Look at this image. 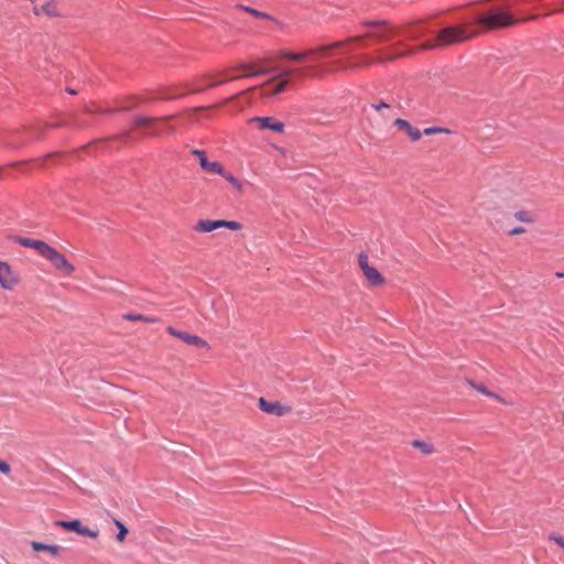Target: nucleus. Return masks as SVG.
<instances>
[{"instance_id": "obj_7", "label": "nucleus", "mask_w": 564, "mask_h": 564, "mask_svg": "<svg viewBox=\"0 0 564 564\" xmlns=\"http://www.w3.org/2000/svg\"><path fill=\"white\" fill-rule=\"evenodd\" d=\"M54 524L56 527L63 528L65 530L74 531L80 535H87L90 538H97L98 533H99L97 530H91L87 527H84L82 524L80 520H78V519H74V520H69V521L57 520V521H55Z\"/></svg>"}, {"instance_id": "obj_29", "label": "nucleus", "mask_w": 564, "mask_h": 564, "mask_svg": "<svg viewBox=\"0 0 564 564\" xmlns=\"http://www.w3.org/2000/svg\"><path fill=\"white\" fill-rule=\"evenodd\" d=\"M449 133V130L445 129V128H440V127H430V128H426L422 131V134H425V135H432L434 133Z\"/></svg>"}, {"instance_id": "obj_3", "label": "nucleus", "mask_w": 564, "mask_h": 564, "mask_svg": "<svg viewBox=\"0 0 564 564\" xmlns=\"http://www.w3.org/2000/svg\"><path fill=\"white\" fill-rule=\"evenodd\" d=\"M301 69L296 68H286L282 70V73L272 79L268 80L262 87L260 95L262 97H273L278 96L284 91L285 87L289 84V77L295 73H300Z\"/></svg>"}, {"instance_id": "obj_23", "label": "nucleus", "mask_w": 564, "mask_h": 564, "mask_svg": "<svg viewBox=\"0 0 564 564\" xmlns=\"http://www.w3.org/2000/svg\"><path fill=\"white\" fill-rule=\"evenodd\" d=\"M468 383H469V386H471L474 389H476L480 393L500 400V397L498 394H496L495 392L488 390L484 383H476L473 380H468Z\"/></svg>"}, {"instance_id": "obj_18", "label": "nucleus", "mask_w": 564, "mask_h": 564, "mask_svg": "<svg viewBox=\"0 0 564 564\" xmlns=\"http://www.w3.org/2000/svg\"><path fill=\"white\" fill-rule=\"evenodd\" d=\"M395 57L397 56L392 55V56H389L387 58L379 57L378 59H372V58H369L366 55H362V58H364L362 63H356V64H349V65H344L341 63H338V64H339V68H341V69H355V68H358V67H361V66H370V65H372L376 62L383 63L386 61H393Z\"/></svg>"}, {"instance_id": "obj_13", "label": "nucleus", "mask_w": 564, "mask_h": 564, "mask_svg": "<svg viewBox=\"0 0 564 564\" xmlns=\"http://www.w3.org/2000/svg\"><path fill=\"white\" fill-rule=\"evenodd\" d=\"M251 122H258L259 128L262 130H271L276 133L284 132V123L275 120L272 117H253L250 119Z\"/></svg>"}, {"instance_id": "obj_41", "label": "nucleus", "mask_w": 564, "mask_h": 564, "mask_svg": "<svg viewBox=\"0 0 564 564\" xmlns=\"http://www.w3.org/2000/svg\"><path fill=\"white\" fill-rule=\"evenodd\" d=\"M174 131H175V127H173V126L169 127V132H171V133H172V132H174Z\"/></svg>"}, {"instance_id": "obj_20", "label": "nucleus", "mask_w": 564, "mask_h": 564, "mask_svg": "<svg viewBox=\"0 0 564 564\" xmlns=\"http://www.w3.org/2000/svg\"><path fill=\"white\" fill-rule=\"evenodd\" d=\"M365 278L367 279V281L373 285V286H379V285H382L384 283V278L382 276V274L373 267H370V268H367L365 269V271L362 272Z\"/></svg>"}, {"instance_id": "obj_9", "label": "nucleus", "mask_w": 564, "mask_h": 564, "mask_svg": "<svg viewBox=\"0 0 564 564\" xmlns=\"http://www.w3.org/2000/svg\"><path fill=\"white\" fill-rule=\"evenodd\" d=\"M175 117H176L175 115L166 116V117H163V118L148 117V116H135L133 118V120H132V123L135 127L151 129V131L145 133V135L160 137L161 135L160 130L152 129L153 123L159 121V120L169 121V120H171V119H173Z\"/></svg>"}, {"instance_id": "obj_11", "label": "nucleus", "mask_w": 564, "mask_h": 564, "mask_svg": "<svg viewBox=\"0 0 564 564\" xmlns=\"http://www.w3.org/2000/svg\"><path fill=\"white\" fill-rule=\"evenodd\" d=\"M19 283V278L12 271L9 263L0 261V285L4 290H13Z\"/></svg>"}, {"instance_id": "obj_15", "label": "nucleus", "mask_w": 564, "mask_h": 564, "mask_svg": "<svg viewBox=\"0 0 564 564\" xmlns=\"http://www.w3.org/2000/svg\"><path fill=\"white\" fill-rule=\"evenodd\" d=\"M398 28L399 34H403L408 39H416L425 32V28L421 22H413Z\"/></svg>"}, {"instance_id": "obj_39", "label": "nucleus", "mask_w": 564, "mask_h": 564, "mask_svg": "<svg viewBox=\"0 0 564 564\" xmlns=\"http://www.w3.org/2000/svg\"><path fill=\"white\" fill-rule=\"evenodd\" d=\"M66 90H67V93H68V94H70V95H76V94H77V91H76V90H74V89H72V88H67Z\"/></svg>"}, {"instance_id": "obj_14", "label": "nucleus", "mask_w": 564, "mask_h": 564, "mask_svg": "<svg viewBox=\"0 0 564 564\" xmlns=\"http://www.w3.org/2000/svg\"><path fill=\"white\" fill-rule=\"evenodd\" d=\"M259 408L265 413L275 414L278 416H282L290 411L289 406L282 405L276 401H268L262 397L259 399Z\"/></svg>"}, {"instance_id": "obj_12", "label": "nucleus", "mask_w": 564, "mask_h": 564, "mask_svg": "<svg viewBox=\"0 0 564 564\" xmlns=\"http://www.w3.org/2000/svg\"><path fill=\"white\" fill-rule=\"evenodd\" d=\"M192 154L198 158L199 165L204 171L215 174H224V166L217 161H208L204 150L195 149L192 151Z\"/></svg>"}, {"instance_id": "obj_36", "label": "nucleus", "mask_w": 564, "mask_h": 564, "mask_svg": "<svg viewBox=\"0 0 564 564\" xmlns=\"http://www.w3.org/2000/svg\"><path fill=\"white\" fill-rule=\"evenodd\" d=\"M524 231H525V229L523 227H516L509 231V235L517 236V235L523 234Z\"/></svg>"}, {"instance_id": "obj_10", "label": "nucleus", "mask_w": 564, "mask_h": 564, "mask_svg": "<svg viewBox=\"0 0 564 564\" xmlns=\"http://www.w3.org/2000/svg\"><path fill=\"white\" fill-rule=\"evenodd\" d=\"M10 239L25 248H32V249L36 250V252L42 257L45 256V253L47 252V250L51 247L45 241L39 240V239H32V238L20 237V236H11Z\"/></svg>"}, {"instance_id": "obj_19", "label": "nucleus", "mask_w": 564, "mask_h": 564, "mask_svg": "<svg viewBox=\"0 0 564 564\" xmlns=\"http://www.w3.org/2000/svg\"><path fill=\"white\" fill-rule=\"evenodd\" d=\"M30 545L33 549V551H35V552L45 551V552H48L53 556H57L59 554V551L62 550V547L59 545L46 544V543L39 542V541H31Z\"/></svg>"}, {"instance_id": "obj_4", "label": "nucleus", "mask_w": 564, "mask_h": 564, "mask_svg": "<svg viewBox=\"0 0 564 564\" xmlns=\"http://www.w3.org/2000/svg\"><path fill=\"white\" fill-rule=\"evenodd\" d=\"M234 69L247 70L249 73L245 74V75L234 76V77H230V78L225 79V80L213 82V83L208 84L205 87H197V88L193 89V93H202V91H205L208 88H213V87L223 85L224 83L229 82V80L240 79V78L249 77V76H253V77L261 76V75L269 74L271 72L269 68H261V69H257L256 70V69H253V65L252 64H248V63H241V64L235 66Z\"/></svg>"}, {"instance_id": "obj_1", "label": "nucleus", "mask_w": 564, "mask_h": 564, "mask_svg": "<svg viewBox=\"0 0 564 564\" xmlns=\"http://www.w3.org/2000/svg\"><path fill=\"white\" fill-rule=\"evenodd\" d=\"M521 20L516 19L509 11L495 9L486 14H477L473 22H464L442 29L437 35L433 40L427 41L423 47L431 50L466 42L481 32L477 29H470L471 24H477L485 30H497L516 25Z\"/></svg>"}, {"instance_id": "obj_33", "label": "nucleus", "mask_w": 564, "mask_h": 564, "mask_svg": "<svg viewBox=\"0 0 564 564\" xmlns=\"http://www.w3.org/2000/svg\"><path fill=\"white\" fill-rule=\"evenodd\" d=\"M129 138H130V132L129 131H124L122 133H119L117 135L113 137L115 140H118L122 143H127L129 141Z\"/></svg>"}, {"instance_id": "obj_6", "label": "nucleus", "mask_w": 564, "mask_h": 564, "mask_svg": "<svg viewBox=\"0 0 564 564\" xmlns=\"http://www.w3.org/2000/svg\"><path fill=\"white\" fill-rule=\"evenodd\" d=\"M43 258L48 260L57 271H61L66 275H70L75 271V267L66 259V257L52 246Z\"/></svg>"}, {"instance_id": "obj_21", "label": "nucleus", "mask_w": 564, "mask_h": 564, "mask_svg": "<svg viewBox=\"0 0 564 564\" xmlns=\"http://www.w3.org/2000/svg\"><path fill=\"white\" fill-rule=\"evenodd\" d=\"M41 11L43 12V14H45L50 18H55V17L61 15V13L56 7V0H48L47 2H45L43 6H41Z\"/></svg>"}, {"instance_id": "obj_43", "label": "nucleus", "mask_w": 564, "mask_h": 564, "mask_svg": "<svg viewBox=\"0 0 564 564\" xmlns=\"http://www.w3.org/2000/svg\"><path fill=\"white\" fill-rule=\"evenodd\" d=\"M563 9H561L560 11H562Z\"/></svg>"}, {"instance_id": "obj_2", "label": "nucleus", "mask_w": 564, "mask_h": 564, "mask_svg": "<svg viewBox=\"0 0 564 564\" xmlns=\"http://www.w3.org/2000/svg\"><path fill=\"white\" fill-rule=\"evenodd\" d=\"M361 25L369 28V30L364 34L350 36L345 41H336L326 46H322V50L326 51L328 48H340L349 43H357L361 47H366L367 39L373 40L377 43H382L399 34V28L392 25L387 20H367L364 21Z\"/></svg>"}, {"instance_id": "obj_24", "label": "nucleus", "mask_w": 564, "mask_h": 564, "mask_svg": "<svg viewBox=\"0 0 564 564\" xmlns=\"http://www.w3.org/2000/svg\"><path fill=\"white\" fill-rule=\"evenodd\" d=\"M413 447L421 449V452L425 455H430L434 452V447L432 444L426 443L421 440H414L412 442Z\"/></svg>"}, {"instance_id": "obj_26", "label": "nucleus", "mask_w": 564, "mask_h": 564, "mask_svg": "<svg viewBox=\"0 0 564 564\" xmlns=\"http://www.w3.org/2000/svg\"><path fill=\"white\" fill-rule=\"evenodd\" d=\"M517 220L522 223L531 224L534 221V217L531 212L528 210H519L514 214Z\"/></svg>"}, {"instance_id": "obj_17", "label": "nucleus", "mask_w": 564, "mask_h": 564, "mask_svg": "<svg viewBox=\"0 0 564 564\" xmlns=\"http://www.w3.org/2000/svg\"><path fill=\"white\" fill-rule=\"evenodd\" d=\"M327 44H325L324 46H326ZM322 46L323 45H319L317 48L315 50H310V51H306V52H303V53H294V52H285L283 54V56L285 58H289V59H293V61H296V62H302L304 61L305 57H308V56H313L315 53H321L322 56H329V51L332 48H328L326 51L322 50Z\"/></svg>"}, {"instance_id": "obj_8", "label": "nucleus", "mask_w": 564, "mask_h": 564, "mask_svg": "<svg viewBox=\"0 0 564 564\" xmlns=\"http://www.w3.org/2000/svg\"><path fill=\"white\" fill-rule=\"evenodd\" d=\"M166 330L171 336L180 338L182 341L186 343L189 346L198 348H208V343L197 335L178 330L172 326H169Z\"/></svg>"}, {"instance_id": "obj_16", "label": "nucleus", "mask_w": 564, "mask_h": 564, "mask_svg": "<svg viewBox=\"0 0 564 564\" xmlns=\"http://www.w3.org/2000/svg\"><path fill=\"white\" fill-rule=\"evenodd\" d=\"M394 126L403 130L412 141H417L422 137V131L413 127L408 120L398 118L394 120Z\"/></svg>"}, {"instance_id": "obj_34", "label": "nucleus", "mask_w": 564, "mask_h": 564, "mask_svg": "<svg viewBox=\"0 0 564 564\" xmlns=\"http://www.w3.org/2000/svg\"><path fill=\"white\" fill-rule=\"evenodd\" d=\"M10 470H11L10 465L7 462H4V460H0V471L2 474H9Z\"/></svg>"}, {"instance_id": "obj_22", "label": "nucleus", "mask_w": 564, "mask_h": 564, "mask_svg": "<svg viewBox=\"0 0 564 564\" xmlns=\"http://www.w3.org/2000/svg\"><path fill=\"white\" fill-rule=\"evenodd\" d=\"M123 318L126 321H131V322L142 321V322L150 323V324H154V323L159 322L158 317L145 316L142 314H134V313H127L123 315Z\"/></svg>"}, {"instance_id": "obj_35", "label": "nucleus", "mask_w": 564, "mask_h": 564, "mask_svg": "<svg viewBox=\"0 0 564 564\" xmlns=\"http://www.w3.org/2000/svg\"><path fill=\"white\" fill-rule=\"evenodd\" d=\"M390 106L388 104H386L384 101H381L377 105H372V108L376 110V111H380L382 109H386V108H389Z\"/></svg>"}, {"instance_id": "obj_40", "label": "nucleus", "mask_w": 564, "mask_h": 564, "mask_svg": "<svg viewBox=\"0 0 564 564\" xmlns=\"http://www.w3.org/2000/svg\"><path fill=\"white\" fill-rule=\"evenodd\" d=\"M212 77H214V74L208 73V74H205V75H204V78H207V79H208V78H212Z\"/></svg>"}, {"instance_id": "obj_28", "label": "nucleus", "mask_w": 564, "mask_h": 564, "mask_svg": "<svg viewBox=\"0 0 564 564\" xmlns=\"http://www.w3.org/2000/svg\"><path fill=\"white\" fill-rule=\"evenodd\" d=\"M240 8L249 13H251L252 15L257 17V18H262V19H271V17L269 14H267L265 12H262V11H259L257 9H253L251 7H247V6H240Z\"/></svg>"}, {"instance_id": "obj_5", "label": "nucleus", "mask_w": 564, "mask_h": 564, "mask_svg": "<svg viewBox=\"0 0 564 564\" xmlns=\"http://www.w3.org/2000/svg\"><path fill=\"white\" fill-rule=\"evenodd\" d=\"M242 225L235 220H223V219H200L195 225L194 229L198 232H210L219 228H228L230 230H239Z\"/></svg>"}, {"instance_id": "obj_31", "label": "nucleus", "mask_w": 564, "mask_h": 564, "mask_svg": "<svg viewBox=\"0 0 564 564\" xmlns=\"http://www.w3.org/2000/svg\"><path fill=\"white\" fill-rule=\"evenodd\" d=\"M549 540L555 542L558 546H561L564 550V538L561 536L560 534L553 532L549 535Z\"/></svg>"}, {"instance_id": "obj_37", "label": "nucleus", "mask_w": 564, "mask_h": 564, "mask_svg": "<svg viewBox=\"0 0 564 564\" xmlns=\"http://www.w3.org/2000/svg\"><path fill=\"white\" fill-rule=\"evenodd\" d=\"M33 12H34L35 15L43 14V12L41 11V7H34L33 8Z\"/></svg>"}, {"instance_id": "obj_32", "label": "nucleus", "mask_w": 564, "mask_h": 564, "mask_svg": "<svg viewBox=\"0 0 564 564\" xmlns=\"http://www.w3.org/2000/svg\"><path fill=\"white\" fill-rule=\"evenodd\" d=\"M132 107L133 106H123V107L115 108V109H106V110L98 109V111L105 112V113H113V112H119V111H128V110L132 109Z\"/></svg>"}, {"instance_id": "obj_25", "label": "nucleus", "mask_w": 564, "mask_h": 564, "mask_svg": "<svg viewBox=\"0 0 564 564\" xmlns=\"http://www.w3.org/2000/svg\"><path fill=\"white\" fill-rule=\"evenodd\" d=\"M113 523L116 524V527L118 529L117 540L119 542L124 541V539L129 532L128 528L120 520H117V519H113Z\"/></svg>"}, {"instance_id": "obj_38", "label": "nucleus", "mask_w": 564, "mask_h": 564, "mask_svg": "<svg viewBox=\"0 0 564 564\" xmlns=\"http://www.w3.org/2000/svg\"><path fill=\"white\" fill-rule=\"evenodd\" d=\"M174 98H177V96H163V97H159L158 99L169 100V99H174Z\"/></svg>"}, {"instance_id": "obj_27", "label": "nucleus", "mask_w": 564, "mask_h": 564, "mask_svg": "<svg viewBox=\"0 0 564 564\" xmlns=\"http://www.w3.org/2000/svg\"><path fill=\"white\" fill-rule=\"evenodd\" d=\"M219 175L223 176L224 178H226L238 191H241V188H242L241 182L237 177H235L231 173L227 172L224 169V174H219Z\"/></svg>"}, {"instance_id": "obj_30", "label": "nucleus", "mask_w": 564, "mask_h": 564, "mask_svg": "<svg viewBox=\"0 0 564 564\" xmlns=\"http://www.w3.org/2000/svg\"><path fill=\"white\" fill-rule=\"evenodd\" d=\"M358 263H359V267H360L362 272L365 271V269L371 267L368 263V256L366 253H364V252L359 253V256H358Z\"/></svg>"}, {"instance_id": "obj_42", "label": "nucleus", "mask_w": 564, "mask_h": 564, "mask_svg": "<svg viewBox=\"0 0 564 564\" xmlns=\"http://www.w3.org/2000/svg\"><path fill=\"white\" fill-rule=\"evenodd\" d=\"M557 276L563 278L564 273H556Z\"/></svg>"}]
</instances>
